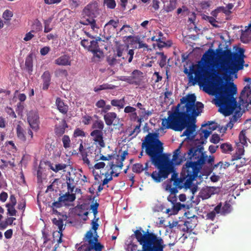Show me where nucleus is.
<instances>
[{"instance_id": "aec40b11", "label": "nucleus", "mask_w": 251, "mask_h": 251, "mask_svg": "<svg viewBox=\"0 0 251 251\" xmlns=\"http://www.w3.org/2000/svg\"><path fill=\"white\" fill-rule=\"evenodd\" d=\"M250 89L249 86H246L241 92V97H245V104L247 109L248 106L249 104L251 105V91Z\"/></svg>"}, {"instance_id": "4be33fe9", "label": "nucleus", "mask_w": 251, "mask_h": 251, "mask_svg": "<svg viewBox=\"0 0 251 251\" xmlns=\"http://www.w3.org/2000/svg\"><path fill=\"white\" fill-rule=\"evenodd\" d=\"M54 62L59 66H71V57L69 55L64 54L55 59Z\"/></svg>"}, {"instance_id": "f704fd0d", "label": "nucleus", "mask_w": 251, "mask_h": 251, "mask_svg": "<svg viewBox=\"0 0 251 251\" xmlns=\"http://www.w3.org/2000/svg\"><path fill=\"white\" fill-rule=\"evenodd\" d=\"M98 38L99 39L90 41V44L88 50V51L94 52L97 51V50L100 49L98 45V41H100L101 39L100 37H98Z\"/></svg>"}, {"instance_id": "b1692460", "label": "nucleus", "mask_w": 251, "mask_h": 251, "mask_svg": "<svg viewBox=\"0 0 251 251\" xmlns=\"http://www.w3.org/2000/svg\"><path fill=\"white\" fill-rule=\"evenodd\" d=\"M184 207L185 205L181 204L180 202L172 204V207L171 208L167 209L166 210V213L170 216L176 215L180 210L181 209L182 207Z\"/></svg>"}, {"instance_id": "c85d7f7f", "label": "nucleus", "mask_w": 251, "mask_h": 251, "mask_svg": "<svg viewBox=\"0 0 251 251\" xmlns=\"http://www.w3.org/2000/svg\"><path fill=\"white\" fill-rule=\"evenodd\" d=\"M211 133V131L203 129L201 128L196 132L197 135H199L200 142L202 144L204 143V141L206 140Z\"/></svg>"}, {"instance_id": "bb28decb", "label": "nucleus", "mask_w": 251, "mask_h": 251, "mask_svg": "<svg viewBox=\"0 0 251 251\" xmlns=\"http://www.w3.org/2000/svg\"><path fill=\"white\" fill-rule=\"evenodd\" d=\"M68 127L66 120L63 119L61 121V125L56 126L55 127V134L58 136L62 135L65 133V129Z\"/></svg>"}, {"instance_id": "393cba45", "label": "nucleus", "mask_w": 251, "mask_h": 251, "mask_svg": "<svg viewBox=\"0 0 251 251\" xmlns=\"http://www.w3.org/2000/svg\"><path fill=\"white\" fill-rule=\"evenodd\" d=\"M215 53L213 50L209 49L202 56L201 60L207 65L211 64Z\"/></svg>"}, {"instance_id": "a211bd4d", "label": "nucleus", "mask_w": 251, "mask_h": 251, "mask_svg": "<svg viewBox=\"0 0 251 251\" xmlns=\"http://www.w3.org/2000/svg\"><path fill=\"white\" fill-rule=\"evenodd\" d=\"M181 145L174 152L172 160L176 165H179L183 161H186V152L182 156L180 155Z\"/></svg>"}, {"instance_id": "f3484780", "label": "nucleus", "mask_w": 251, "mask_h": 251, "mask_svg": "<svg viewBox=\"0 0 251 251\" xmlns=\"http://www.w3.org/2000/svg\"><path fill=\"white\" fill-rule=\"evenodd\" d=\"M105 124L108 126L112 125L117 126L118 125L119 119L117 117V114L115 112H108L103 116Z\"/></svg>"}, {"instance_id": "412c9836", "label": "nucleus", "mask_w": 251, "mask_h": 251, "mask_svg": "<svg viewBox=\"0 0 251 251\" xmlns=\"http://www.w3.org/2000/svg\"><path fill=\"white\" fill-rule=\"evenodd\" d=\"M163 3V9L166 12L173 11L176 7L177 0H161Z\"/></svg>"}, {"instance_id": "0eeeda50", "label": "nucleus", "mask_w": 251, "mask_h": 251, "mask_svg": "<svg viewBox=\"0 0 251 251\" xmlns=\"http://www.w3.org/2000/svg\"><path fill=\"white\" fill-rule=\"evenodd\" d=\"M193 174V172L183 166L180 178L176 177V175L174 174L172 176L170 183L166 185V189L169 190L172 194H176L178 192L177 189H181L183 187L186 189L190 188L193 181L198 176V175H194Z\"/></svg>"}, {"instance_id": "bf43d9fd", "label": "nucleus", "mask_w": 251, "mask_h": 251, "mask_svg": "<svg viewBox=\"0 0 251 251\" xmlns=\"http://www.w3.org/2000/svg\"><path fill=\"white\" fill-rule=\"evenodd\" d=\"M5 111L10 117L12 118H16V115L12 108L10 107H6L5 108Z\"/></svg>"}, {"instance_id": "3c124183", "label": "nucleus", "mask_w": 251, "mask_h": 251, "mask_svg": "<svg viewBox=\"0 0 251 251\" xmlns=\"http://www.w3.org/2000/svg\"><path fill=\"white\" fill-rule=\"evenodd\" d=\"M203 18L205 20L208 21V22L210 23L211 25H212L214 27H219V26L215 24L217 22V21L213 17L204 15Z\"/></svg>"}, {"instance_id": "603ef678", "label": "nucleus", "mask_w": 251, "mask_h": 251, "mask_svg": "<svg viewBox=\"0 0 251 251\" xmlns=\"http://www.w3.org/2000/svg\"><path fill=\"white\" fill-rule=\"evenodd\" d=\"M73 136L75 138L77 137H84L85 136V133L82 129L77 128L75 130Z\"/></svg>"}, {"instance_id": "a878e982", "label": "nucleus", "mask_w": 251, "mask_h": 251, "mask_svg": "<svg viewBox=\"0 0 251 251\" xmlns=\"http://www.w3.org/2000/svg\"><path fill=\"white\" fill-rule=\"evenodd\" d=\"M55 104L58 110L63 114H66L68 111V106L65 104L60 98H57L56 100Z\"/></svg>"}, {"instance_id": "7ed1b4c3", "label": "nucleus", "mask_w": 251, "mask_h": 251, "mask_svg": "<svg viewBox=\"0 0 251 251\" xmlns=\"http://www.w3.org/2000/svg\"><path fill=\"white\" fill-rule=\"evenodd\" d=\"M179 106L180 104H178L175 111L168 112V118L162 119V127L177 131H181L186 127L181 136H186L189 140H193L197 135L196 133H195L196 128V117L181 112L179 109Z\"/></svg>"}, {"instance_id": "6e6d98bb", "label": "nucleus", "mask_w": 251, "mask_h": 251, "mask_svg": "<svg viewBox=\"0 0 251 251\" xmlns=\"http://www.w3.org/2000/svg\"><path fill=\"white\" fill-rule=\"evenodd\" d=\"M116 57L117 56L114 54L113 56H108L107 58V61L109 65L113 66L117 63Z\"/></svg>"}, {"instance_id": "680f3d73", "label": "nucleus", "mask_w": 251, "mask_h": 251, "mask_svg": "<svg viewBox=\"0 0 251 251\" xmlns=\"http://www.w3.org/2000/svg\"><path fill=\"white\" fill-rule=\"evenodd\" d=\"M98 220H99V218H97V219H96L95 221H94V220H93L92 221V222H91L92 229L94 230L95 233H96V236L95 237H98V236L97 235V231H97V230L98 229V228L99 227V224L97 223V221H98Z\"/></svg>"}, {"instance_id": "c756f323", "label": "nucleus", "mask_w": 251, "mask_h": 251, "mask_svg": "<svg viewBox=\"0 0 251 251\" xmlns=\"http://www.w3.org/2000/svg\"><path fill=\"white\" fill-rule=\"evenodd\" d=\"M168 226L170 229H175L182 230V231H185L186 229L188 230V227L186 226L185 224H179L177 221H173L172 223H169Z\"/></svg>"}, {"instance_id": "f03ea898", "label": "nucleus", "mask_w": 251, "mask_h": 251, "mask_svg": "<svg viewBox=\"0 0 251 251\" xmlns=\"http://www.w3.org/2000/svg\"><path fill=\"white\" fill-rule=\"evenodd\" d=\"M209 88L211 92L208 91L206 92L215 96V104L219 107V111L221 113L225 116H229L238 108L239 110H236L234 115H236L239 118L241 117V106H243V111L246 108L245 99L240 96L239 105H238L236 99L234 97V95L237 92L236 85L233 82L228 84L218 80L212 82Z\"/></svg>"}, {"instance_id": "20e7f679", "label": "nucleus", "mask_w": 251, "mask_h": 251, "mask_svg": "<svg viewBox=\"0 0 251 251\" xmlns=\"http://www.w3.org/2000/svg\"><path fill=\"white\" fill-rule=\"evenodd\" d=\"M240 53L233 52L230 50H225L221 52V60L217 67L220 72L222 73L224 78L227 79L230 75L243 69L244 60L242 54L243 50H241Z\"/></svg>"}, {"instance_id": "79ce46f5", "label": "nucleus", "mask_w": 251, "mask_h": 251, "mask_svg": "<svg viewBox=\"0 0 251 251\" xmlns=\"http://www.w3.org/2000/svg\"><path fill=\"white\" fill-rule=\"evenodd\" d=\"M67 167V165L65 164H57L53 165V164H50V169L54 171V172H58L59 171L64 170Z\"/></svg>"}, {"instance_id": "473e14b6", "label": "nucleus", "mask_w": 251, "mask_h": 251, "mask_svg": "<svg viewBox=\"0 0 251 251\" xmlns=\"http://www.w3.org/2000/svg\"><path fill=\"white\" fill-rule=\"evenodd\" d=\"M111 104L112 106L117 107L119 109H122L125 105V98L120 100L114 99L111 101Z\"/></svg>"}, {"instance_id": "338daca9", "label": "nucleus", "mask_w": 251, "mask_h": 251, "mask_svg": "<svg viewBox=\"0 0 251 251\" xmlns=\"http://www.w3.org/2000/svg\"><path fill=\"white\" fill-rule=\"evenodd\" d=\"M230 205L229 203H226L222 208V213L224 214L228 213L230 212Z\"/></svg>"}, {"instance_id": "c03bdc74", "label": "nucleus", "mask_w": 251, "mask_h": 251, "mask_svg": "<svg viewBox=\"0 0 251 251\" xmlns=\"http://www.w3.org/2000/svg\"><path fill=\"white\" fill-rule=\"evenodd\" d=\"M144 170V167L140 163H136L133 165L132 171L134 173H140Z\"/></svg>"}, {"instance_id": "a18cd8bd", "label": "nucleus", "mask_w": 251, "mask_h": 251, "mask_svg": "<svg viewBox=\"0 0 251 251\" xmlns=\"http://www.w3.org/2000/svg\"><path fill=\"white\" fill-rule=\"evenodd\" d=\"M247 160L245 158H242L239 159L238 161H236V162H234L233 165H235L236 168L238 169L246 165L247 164Z\"/></svg>"}, {"instance_id": "9d476101", "label": "nucleus", "mask_w": 251, "mask_h": 251, "mask_svg": "<svg viewBox=\"0 0 251 251\" xmlns=\"http://www.w3.org/2000/svg\"><path fill=\"white\" fill-rule=\"evenodd\" d=\"M196 97L195 94H189L186 97H182L180 99V102L182 104L185 103L186 111L182 112L192 114L194 117H197L202 112L203 108V104L201 102H197Z\"/></svg>"}, {"instance_id": "de8ad7c7", "label": "nucleus", "mask_w": 251, "mask_h": 251, "mask_svg": "<svg viewBox=\"0 0 251 251\" xmlns=\"http://www.w3.org/2000/svg\"><path fill=\"white\" fill-rule=\"evenodd\" d=\"M62 140L63 144V147L65 149L68 148L70 147L71 140L68 135H64L62 137Z\"/></svg>"}, {"instance_id": "ea45409f", "label": "nucleus", "mask_w": 251, "mask_h": 251, "mask_svg": "<svg viewBox=\"0 0 251 251\" xmlns=\"http://www.w3.org/2000/svg\"><path fill=\"white\" fill-rule=\"evenodd\" d=\"M55 76L57 77H67L68 73L66 69H57L54 72Z\"/></svg>"}, {"instance_id": "e433bc0d", "label": "nucleus", "mask_w": 251, "mask_h": 251, "mask_svg": "<svg viewBox=\"0 0 251 251\" xmlns=\"http://www.w3.org/2000/svg\"><path fill=\"white\" fill-rule=\"evenodd\" d=\"M32 54H29L26 58L25 61V67L29 72H31L32 71Z\"/></svg>"}, {"instance_id": "f8f14e48", "label": "nucleus", "mask_w": 251, "mask_h": 251, "mask_svg": "<svg viewBox=\"0 0 251 251\" xmlns=\"http://www.w3.org/2000/svg\"><path fill=\"white\" fill-rule=\"evenodd\" d=\"M81 175L77 172H69L66 175V179L68 190L72 192L75 188V184L79 180Z\"/></svg>"}, {"instance_id": "09e8293b", "label": "nucleus", "mask_w": 251, "mask_h": 251, "mask_svg": "<svg viewBox=\"0 0 251 251\" xmlns=\"http://www.w3.org/2000/svg\"><path fill=\"white\" fill-rule=\"evenodd\" d=\"M64 203L62 200V198L59 197L57 201H54L52 203L51 207L54 208H59L61 207L63 205Z\"/></svg>"}, {"instance_id": "5701e85b", "label": "nucleus", "mask_w": 251, "mask_h": 251, "mask_svg": "<svg viewBox=\"0 0 251 251\" xmlns=\"http://www.w3.org/2000/svg\"><path fill=\"white\" fill-rule=\"evenodd\" d=\"M41 78L43 80V90H47L48 89L51 81V75L49 71H46L44 72L41 76Z\"/></svg>"}, {"instance_id": "37998d69", "label": "nucleus", "mask_w": 251, "mask_h": 251, "mask_svg": "<svg viewBox=\"0 0 251 251\" xmlns=\"http://www.w3.org/2000/svg\"><path fill=\"white\" fill-rule=\"evenodd\" d=\"M246 130H242L239 133V139L240 143L243 145L247 144Z\"/></svg>"}, {"instance_id": "dca6fc26", "label": "nucleus", "mask_w": 251, "mask_h": 251, "mask_svg": "<svg viewBox=\"0 0 251 251\" xmlns=\"http://www.w3.org/2000/svg\"><path fill=\"white\" fill-rule=\"evenodd\" d=\"M52 223L57 226L59 229V231L53 232V236H54L56 233L57 236H59V238L57 240V242L58 244L61 243L62 242V231L64 229L63 221L61 219H57L54 218L52 220Z\"/></svg>"}, {"instance_id": "49530a36", "label": "nucleus", "mask_w": 251, "mask_h": 251, "mask_svg": "<svg viewBox=\"0 0 251 251\" xmlns=\"http://www.w3.org/2000/svg\"><path fill=\"white\" fill-rule=\"evenodd\" d=\"M220 149L223 152H227L228 151H231L232 150V147L231 145L227 143L222 144L220 146Z\"/></svg>"}, {"instance_id": "72a5a7b5", "label": "nucleus", "mask_w": 251, "mask_h": 251, "mask_svg": "<svg viewBox=\"0 0 251 251\" xmlns=\"http://www.w3.org/2000/svg\"><path fill=\"white\" fill-rule=\"evenodd\" d=\"M16 133L18 138L20 140L23 142L25 141L26 137L25 135L24 130L20 125H18L17 126Z\"/></svg>"}, {"instance_id": "69168bd1", "label": "nucleus", "mask_w": 251, "mask_h": 251, "mask_svg": "<svg viewBox=\"0 0 251 251\" xmlns=\"http://www.w3.org/2000/svg\"><path fill=\"white\" fill-rule=\"evenodd\" d=\"M34 30H31L29 32L26 33L25 35V37L24 38V40L25 41H28L31 40L33 37L34 36L33 34H32V32H34Z\"/></svg>"}, {"instance_id": "9b49d317", "label": "nucleus", "mask_w": 251, "mask_h": 251, "mask_svg": "<svg viewBox=\"0 0 251 251\" xmlns=\"http://www.w3.org/2000/svg\"><path fill=\"white\" fill-rule=\"evenodd\" d=\"M128 46H125V45H120L118 46L116 48V53H115V55L118 57H122L123 55L127 54V56L122 57L123 59H126L128 56L129 57L128 58V62L130 63L133 57V55L134 54V50L132 49H130L128 50Z\"/></svg>"}, {"instance_id": "ddd939ff", "label": "nucleus", "mask_w": 251, "mask_h": 251, "mask_svg": "<svg viewBox=\"0 0 251 251\" xmlns=\"http://www.w3.org/2000/svg\"><path fill=\"white\" fill-rule=\"evenodd\" d=\"M27 120L32 129L36 130L39 128V117L37 111H29L27 113Z\"/></svg>"}, {"instance_id": "cd10ccee", "label": "nucleus", "mask_w": 251, "mask_h": 251, "mask_svg": "<svg viewBox=\"0 0 251 251\" xmlns=\"http://www.w3.org/2000/svg\"><path fill=\"white\" fill-rule=\"evenodd\" d=\"M233 6L234 5L232 3H229L227 4L226 7L219 6L218 7L217 9L218 12H223L226 16H229L232 13L231 10L233 8Z\"/></svg>"}, {"instance_id": "4c0bfd02", "label": "nucleus", "mask_w": 251, "mask_h": 251, "mask_svg": "<svg viewBox=\"0 0 251 251\" xmlns=\"http://www.w3.org/2000/svg\"><path fill=\"white\" fill-rule=\"evenodd\" d=\"M115 88V86L112 84H109L108 83H103L102 85H100L98 87H96L94 88V91L96 92H98L100 91L106 89H113Z\"/></svg>"}, {"instance_id": "052dcab7", "label": "nucleus", "mask_w": 251, "mask_h": 251, "mask_svg": "<svg viewBox=\"0 0 251 251\" xmlns=\"http://www.w3.org/2000/svg\"><path fill=\"white\" fill-rule=\"evenodd\" d=\"M92 117L89 115H84L82 117V123L85 125H88L90 124Z\"/></svg>"}, {"instance_id": "e2e57ef3", "label": "nucleus", "mask_w": 251, "mask_h": 251, "mask_svg": "<svg viewBox=\"0 0 251 251\" xmlns=\"http://www.w3.org/2000/svg\"><path fill=\"white\" fill-rule=\"evenodd\" d=\"M17 203V200L14 195H11L10 196V202L6 203V206H9L10 205L15 206Z\"/></svg>"}, {"instance_id": "5fc2aeb1", "label": "nucleus", "mask_w": 251, "mask_h": 251, "mask_svg": "<svg viewBox=\"0 0 251 251\" xmlns=\"http://www.w3.org/2000/svg\"><path fill=\"white\" fill-rule=\"evenodd\" d=\"M13 14L12 11L9 10H6L2 14V17L6 21H9L13 16Z\"/></svg>"}, {"instance_id": "2f4dec72", "label": "nucleus", "mask_w": 251, "mask_h": 251, "mask_svg": "<svg viewBox=\"0 0 251 251\" xmlns=\"http://www.w3.org/2000/svg\"><path fill=\"white\" fill-rule=\"evenodd\" d=\"M70 191L68 190V193H66L65 194L60 196L61 198H62L64 204H66L65 202L66 201L73 202L75 199V194H70Z\"/></svg>"}, {"instance_id": "39448f33", "label": "nucleus", "mask_w": 251, "mask_h": 251, "mask_svg": "<svg viewBox=\"0 0 251 251\" xmlns=\"http://www.w3.org/2000/svg\"><path fill=\"white\" fill-rule=\"evenodd\" d=\"M186 154L187 161L183 166L193 172L194 175L198 176L207 159V155L204 151L203 147L201 145L192 147Z\"/></svg>"}, {"instance_id": "58836bf2", "label": "nucleus", "mask_w": 251, "mask_h": 251, "mask_svg": "<svg viewBox=\"0 0 251 251\" xmlns=\"http://www.w3.org/2000/svg\"><path fill=\"white\" fill-rule=\"evenodd\" d=\"M15 220V218L13 217L7 218L5 221L0 223V229L1 230L4 229L8 225H11Z\"/></svg>"}, {"instance_id": "2eb2a0df", "label": "nucleus", "mask_w": 251, "mask_h": 251, "mask_svg": "<svg viewBox=\"0 0 251 251\" xmlns=\"http://www.w3.org/2000/svg\"><path fill=\"white\" fill-rule=\"evenodd\" d=\"M103 130H93L90 133L93 137V141L98 143L99 145L103 148L105 147V143L103 140Z\"/></svg>"}, {"instance_id": "774afa93", "label": "nucleus", "mask_w": 251, "mask_h": 251, "mask_svg": "<svg viewBox=\"0 0 251 251\" xmlns=\"http://www.w3.org/2000/svg\"><path fill=\"white\" fill-rule=\"evenodd\" d=\"M176 194H172L170 195L168 198L167 200L171 202L172 204L176 203L177 198L175 195Z\"/></svg>"}, {"instance_id": "4d7b16f0", "label": "nucleus", "mask_w": 251, "mask_h": 251, "mask_svg": "<svg viewBox=\"0 0 251 251\" xmlns=\"http://www.w3.org/2000/svg\"><path fill=\"white\" fill-rule=\"evenodd\" d=\"M77 251H93V246L89 245L87 246L85 244H83L78 248Z\"/></svg>"}, {"instance_id": "0e129e2a", "label": "nucleus", "mask_w": 251, "mask_h": 251, "mask_svg": "<svg viewBox=\"0 0 251 251\" xmlns=\"http://www.w3.org/2000/svg\"><path fill=\"white\" fill-rule=\"evenodd\" d=\"M220 140V136L217 134H213L210 138V142L214 144L218 143Z\"/></svg>"}, {"instance_id": "f257e3e1", "label": "nucleus", "mask_w": 251, "mask_h": 251, "mask_svg": "<svg viewBox=\"0 0 251 251\" xmlns=\"http://www.w3.org/2000/svg\"><path fill=\"white\" fill-rule=\"evenodd\" d=\"M145 148V152L151 158L152 163L158 169V172L153 171L151 174L147 172L148 162L144 167L145 174L151 176L156 183L160 182L167 178L169 174L174 172V167L170 163H166V156L163 153V143L159 139V133H149L144 138L142 144V149Z\"/></svg>"}, {"instance_id": "4468645a", "label": "nucleus", "mask_w": 251, "mask_h": 251, "mask_svg": "<svg viewBox=\"0 0 251 251\" xmlns=\"http://www.w3.org/2000/svg\"><path fill=\"white\" fill-rule=\"evenodd\" d=\"M85 238H86L89 245H92L93 250L95 251H101L103 246L100 243L98 242V239L97 237H93V233L91 230L88 231L85 234Z\"/></svg>"}, {"instance_id": "423d86ee", "label": "nucleus", "mask_w": 251, "mask_h": 251, "mask_svg": "<svg viewBox=\"0 0 251 251\" xmlns=\"http://www.w3.org/2000/svg\"><path fill=\"white\" fill-rule=\"evenodd\" d=\"M136 230L134 235L142 246V251H164L166 245L163 239L157 234L147 231Z\"/></svg>"}, {"instance_id": "7c9ffc66", "label": "nucleus", "mask_w": 251, "mask_h": 251, "mask_svg": "<svg viewBox=\"0 0 251 251\" xmlns=\"http://www.w3.org/2000/svg\"><path fill=\"white\" fill-rule=\"evenodd\" d=\"M133 32V28L127 25H124L120 29V30L117 32V34L120 35H125L127 33H131Z\"/></svg>"}, {"instance_id": "1a4fd4ad", "label": "nucleus", "mask_w": 251, "mask_h": 251, "mask_svg": "<svg viewBox=\"0 0 251 251\" xmlns=\"http://www.w3.org/2000/svg\"><path fill=\"white\" fill-rule=\"evenodd\" d=\"M193 68L191 69V71L195 74V77H194L192 75L189 76L190 81L192 82L193 85H195L197 82L201 84L203 81L210 79L214 81L218 76V73L215 69H213L210 72L204 69L200 65H197L195 67L193 66Z\"/></svg>"}, {"instance_id": "8fccbe9b", "label": "nucleus", "mask_w": 251, "mask_h": 251, "mask_svg": "<svg viewBox=\"0 0 251 251\" xmlns=\"http://www.w3.org/2000/svg\"><path fill=\"white\" fill-rule=\"evenodd\" d=\"M103 3L109 9L115 8L116 5L115 0H104Z\"/></svg>"}, {"instance_id": "a19ab883", "label": "nucleus", "mask_w": 251, "mask_h": 251, "mask_svg": "<svg viewBox=\"0 0 251 251\" xmlns=\"http://www.w3.org/2000/svg\"><path fill=\"white\" fill-rule=\"evenodd\" d=\"M52 19L51 18H49L47 20H45L44 21V32L45 33H48L51 31L53 29L52 27L50 26V24L52 21Z\"/></svg>"}, {"instance_id": "c9c22d12", "label": "nucleus", "mask_w": 251, "mask_h": 251, "mask_svg": "<svg viewBox=\"0 0 251 251\" xmlns=\"http://www.w3.org/2000/svg\"><path fill=\"white\" fill-rule=\"evenodd\" d=\"M104 123L100 120H97L93 122L91 128L94 130H103Z\"/></svg>"}, {"instance_id": "13d9d810", "label": "nucleus", "mask_w": 251, "mask_h": 251, "mask_svg": "<svg viewBox=\"0 0 251 251\" xmlns=\"http://www.w3.org/2000/svg\"><path fill=\"white\" fill-rule=\"evenodd\" d=\"M15 206L10 205L9 206H6L7 208V214L10 216H16L17 211L15 209Z\"/></svg>"}, {"instance_id": "864d4df0", "label": "nucleus", "mask_w": 251, "mask_h": 251, "mask_svg": "<svg viewBox=\"0 0 251 251\" xmlns=\"http://www.w3.org/2000/svg\"><path fill=\"white\" fill-rule=\"evenodd\" d=\"M99 206V203L96 201L94 203L90 205V209L92 210V212L93 213L94 217H96L97 214L98 213V209Z\"/></svg>"}, {"instance_id": "6ab92c4d", "label": "nucleus", "mask_w": 251, "mask_h": 251, "mask_svg": "<svg viewBox=\"0 0 251 251\" xmlns=\"http://www.w3.org/2000/svg\"><path fill=\"white\" fill-rule=\"evenodd\" d=\"M119 20H117L115 21L114 20H110L104 25V31L105 33L107 32L109 36H111L112 33L114 32L115 29L118 26Z\"/></svg>"}, {"instance_id": "6e6552de", "label": "nucleus", "mask_w": 251, "mask_h": 251, "mask_svg": "<svg viewBox=\"0 0 251 251\" xmlns=\"http://www.w3.org/2000/svg\"><path fill=\"white\" fill-rule=\"evenodd\" d=\"M98 3L97 1H92L86 5L81 12V18L79 23L83 25L91 26L93 30L99 28L95 19L99 12Z\"/></svg>"}]
</instances>
